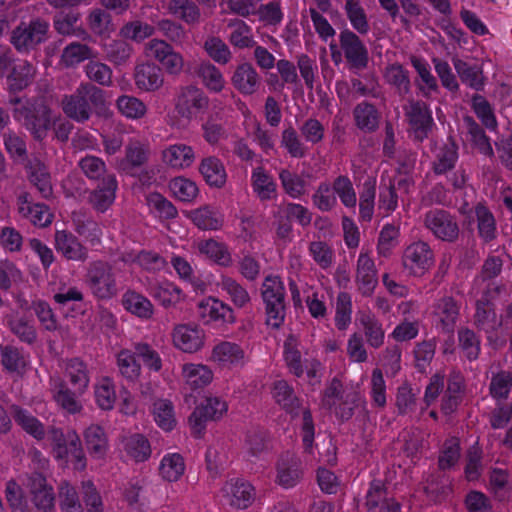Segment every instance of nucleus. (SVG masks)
<instances>
[{"label":"nucleus","mask_w":512,"mask_h":512,"mask_svg":"<svg viewBox=\"0 0 512 512\" xmlns=\"http://www.w3.org/2000/svg\"><path fill=\"white\" fill-rule=\"evenodd\" d=\"M51 392L55 402L68 413L75 414L81 411L82 405L78 397L85 392H78L74 388L71 390L61 378L52 381Z\"/></svg>","instance_id":"nucleus-26"},{"label":"nucleus","mask_w":512,"mask_h":512,"mask_svg":"<svg viewBox=\"0 0 512 512\" xmlns=\"http://www.w3.org/2000/svg\"><path fill=\"white\" fill-rule=\"evenodd\" d=\"M27 486L31 494L32 507L35 512H52L55 509L53 488L47 484L42 473L32 472L28 477Z\"/></svg>","instance_id":"nucleus-15"},{"label":"nucleus","mask_w":512,"mask_h":512,"mask_svg":"<svg viewBox=\"0 0 512 512\" xmlns=\"http://www.w3.org/2000/svg\"><path fill=\"white\" fill-rule=\"evenodd\" d=\"M261 76L251 63L239 64L231 76V84L242 95H252L261 86Z\"/></svg>","instance_id":"nucleus-21"},{"label":"nucleus","mask_w":512,"mask_h":512,"mask_svg":"<svg viewBox=\"0 0 512 512\" xmlns=\"http://www.w3.org/2000/svg\"><path fill=\"white\" fill-rule=\"evenodd\" d=\"M124 309L141 319H150L154 313L151 301L134 290H127L122 296Z\"/></svg>","instance_id":"nucleus-43"},{"label":"nucleus","mask_w":512,"mask_h":512,"mask_svg":"<svg viewBox=\"0 0 512 512\" xmlns=\"http://www.w3.org/2000/svg\"><path fill=\"white\" fill-rule=\"evenodd\" d=\"M28 178L41 196L48 199L53 194L51 175L48 167L39 159L31 160L27 165Z\"/></svg>","instance_id":"nucleus-39"},{"label":"nucleus","mask_w":512,"mask_h":512,"mask_svg":"<svg viewBox=\"0 0 512 512\" xmlns=\"http://www.w3.org/2000/svg\"><path fill=\"white\" fill-rule=\"evenodd\" d=\"M224 496L230 506L236 509H247L256 497L255 488L244 479H232L223 487Z\"/></svg>","instance_id":"nucleus-18"},{"label":"nucleus","mask_w":512,"mask_h":512,"mask_svg":"<svg viewBox=\"0 0 512 512\" xmlns=\"http://www.w3.org/2000/svg\"><path fill=\"white\" fill-rule=\"evenodd\" d=\"M208 107L209 98L201 88L195 85L180 88L175 102V110L181 118L195 119Z\"/></svg>","instance_id":"nucleus-10"},{"label":"nucleus","mask_w":512,"mask_h":512,"mask_svg":"<svg viewBox=\"0 0 512 512\" xmlns=\"http://www.w3.org/2000/svg\"><path fill=\"white\" fill-rule=\"evenodd\" d=\"M116 376L123 384L136 385L142 375V366L138 361L134 348H122L115 354Z\"/></svg>","instance_id":"nucleus-16"},{"label":"nucleus","mask_w":512,"mask_h":512,"mask_svg":"<svg viewBox=\"0 0 512 512\" xmlns=\"http://www.w3.org/2000/svg\"><path fill=\"white\" fill-rule=\"evenodd\" d=\"M393 499L392 496L388 495L387 488L383 481L373 480L370 482L366 492L365 506L368 512H377L382 505H386L388 500Z\"/></svg>","instance_id":"nucleus-64"},{"label":"nucleus","mask_w":512,"mask_h":512,"mask_svg":"<svg viewBox=\"0 0 512 512\" xmlns=\"http://www.w3.org/2000/svg\"><path fill=\"white\" fill-rule=\"evenodd\" d=\"M460 305L451 296H444L434 304V315L446 333H452L459 317Z\"/></svg>","instance_id":"nucleus-27"},{"label":"nucleus","mask_w":512,"mask_h":512,"mask_svg":"<svg viewBox=\"0 0 512 512\" xmlns=\"http://www.w3.org/2000/svg\"><path fill=\"white\" fill-rule=\"evenodd\" d=\"M339 45L331 43V57L334 63L341 61L342 53L347 62L348 69L353 73L365 70L369 64V51L359 36L349 29H344L339 34Z\"/></svg>","instance_id":"nucleus-3"},{"label":"nucleus","mask_w":512,"mask_h":512,"mask_svg":"<svg viewBox=\"0 0 512 512\" xmlns=\"http://www.w3.org/2000/svg\"><path fill=\"white\" fill-rule=\"evenodd\" d=\"M253 192L261 201H269L277 197V184L273 177L261 166L253 169L251 174Z\"/></svg>","instance_id":"nucleus-38"},{"label":"nucleus","mask_w":512,"mask_h":512,"mask_svg":"<svg viewBox=\"0 0 512 512\" xmlns=\"http://www.w3.org/2000/svg\"><path fill=\"white\" fill-rule=\"evenodd\" d=\"M171 337L175 348L185 353H195L204 346L205 332L196 324H177Z\"/></svg>","instance_id":"nucleus-14"},{"label":"nucleus","mask_w":512,"mask_h":512,"mask_svg":"<svg viewBox=\"0 0 512 512\" xmlns=\"http://www.w3.org/2000/svg\"><path fill=\"white\" fill-rule=\"evenodd\" d=\"M355 283L363 297H371L378 285V270L370 252L364 248L356 261Z\"/></svg>","instance_id":"nucleus-12"},{"label":"nucleus","mask_w":512,"mask_h":512,"mask_svg":"<svg viewBox=\"0 0 512 512\" xmlns=\"http://www.w3.org/2000/svg\"><path fill=\"white\" fill-rule=\"evenodd\" d=\"M151 413L156 424L164 431H171L176 425L173 403L168 399L153 402Z\"/></svg>","instance_id":"nucleus-55"},{"label":"nucleus","mask_w":512,"mask_h":512,"mask_svg":"<svg viewBox=\"0 0 512 512\" xmlns=\"http://www.w3.org/2000/svg\"><path fill=\"white\" fill-rule=\"evenodd\" d=\"M227 26L232 29L228 40L235 48L246 49L256 45L252 28L243 20L231 19Z\"/></svg>","instance_id":"nucleus-49"},{"label":"nucleus","mask_w":512,"mask_h":512,"mask_svg":"<svg viewBox=\"0 0 512 512\" xmlns=\"http://www.w3.org/2000/svg\"><path fill=\"white\" fill-rule=\"evenodd\" d=\"M424 227L438 240L454 243L459 238L457 217L444 209H432L424 214Z\"/></svg>","instance_id":"nucleus-8"},{"label":"nucleus","mask_w":512,"mask_h":512,"mask_svg":"<svg viewBox=\"0 0 512 512\" xmlns=\"http://www.w3.org/2000/svg\"><path fill=\"white\" fill-rule=\"evenodd\" d=\"M12 415L15 422L21 426V428L37 440L44 439L46 431L43 424L34 417L27 410L19 407L12 406Z\"/></svg>","instance_id":"nucleus-51"},{"label":"nucleus","mask_w":512,"mask_h":512,"mask_svg":"<svg viewBox=\"0 0 512 512\" xmlns=\"http://www.w3.org/2000/svg\"><path fill=\"white\" fill-rule=\"evenodd\" d=\"M167 9L170 14L188 25H196L201 20V10L192 0H170Z\"/></svg>","instance_id":"nucleus-48"},{"label":"nucleus","mask_w":512,"mask_h":512,"mask_svg":"<svg viewBox=\"0 0 512 512\" xmlns=\"http://www.w3.org/2000/svg\"><path fill=\"white\" fill-rule=\"evenodd\" d=\"M366 400L360 392L350 390L341 396L338 405H335L334 413L341 421L350 420L355 414L356 410L361 408L365 409Z\"/></svg>","instance_id":"nucleus-47"},{"label":"nucleus","mask_w":512,"mask_h":512,"mask_svg":"<svg viewBox=\"0 0 512 512\" xmlns=\"http://www.w3.org/2000/svg\"><path fill=\"white\" fill-rule=\"evenodd\" d=\"M149 145L137 139H131L125 147V157L119 163V169L131 172L134 168L145 165L149 159Z\"/></svg>","instance_id":"nucleus-30"},{"label":"nucleus","mask_w":512,"mask_h":512,"mask_svg":"<svg viewBox=\"0 0 512 512\" xmlns=\"http://www.w3.org/2000/svg\"><path fill=\"white\" fill-rule=\"evenodd\" d=\"M218 287L228 300L238 309H246L251 304V296L246 287L235 278L221 275Z\"/></svg>","instance_id":"nucleus-32"},{"label":"nucleus","mask_w":512,"mask_h":512,"mask_svg":"<svg viewBox=\"0 0 512 512\" xmlns=\"http://www.w3.org/2000/svg\"><path fill=\"white\" fill-rule=\"evenodd\" d=\"M503 286L496 285L495 283H488L486 291L481 299L476 301V311L474 314V324L479 330L487 334V339L495 346H502L504 341L493 339V333L496 332L502 325L501 320L498 319L493 303L490 299L498 296L503 290Z\"/></svg>","instance_id":"nucleus-6"},{"label":"nucleus","mask_w":512,"mask_h":512,"mask_svg":"<svg viewBox=\"0 0 512 512\" xmlns=\"http://www.w3.org/2000/svg\"><path fill=\"white\" fill-rule=\"evenodd\" d=\"M384 78L393 86L400 96L410 93L411 82L409 72L399 63H393L385 68Z\"/></svg>","instance_id":"nucleus-52"},{"label":"nucleus","mask_w":512,"mask_h":512,"mask_svg":"<svg viewBox=\"0 0 512 512\" xmlns=\"http://www.w3.org/2000/svg\"><path fill=\"white\" fill-rule=\"evenodd\" d=\"M132 347L144 367L150 372L158 373L163 368V360L160 353L147 342H135Z\"/></svg>","instance_id":"nucleus-57"},{"label":"nucleus","mask_w":512,"mask_h":512,"mask_svg":"<svg viewBox=\"0 0 512 512\" xmlns=\"http://www.w3.org/2000/svg\"><path fill=\"white\" fill-rule=\"evenodd\" d=\"M118 182L114 174H109L102 179V182L89 196L92 207L98 212H105L114 202Z\"/></svg>","instance_id":"nucleus-25"},{"label":"nucleus","mask_w":512,"mask_h":512,"mask_svg":"<svg viewBox=\"0 0 512 512\" xmlns=\"http://www.w3.org/2000/svg\"><path fill=\"white\" fill-rule=\"evenodd\" d=\"M276 469V482L285 489L296 486L303 476L301 460L288 452L280 457Z\"/></svg>","instance_id":"nucleus-19"},{"label":"nucleus","mask_w":512,"mask_h":512,"mask_svg":"<svg viewBox=\"0 0 512 512\" xmlns=\"http://www.w3.org/2000/svg\"><path fill=\"white\" fill-rule=\"evenodd\" d=\"M117 270L107 260H94L88 263L84 275V284L97 300L107 301L119 293Z\"/></svg>","instance_id":"nucleus-2"},{"label":"nucleus","mask_w":512,"mask_h":512,"mask_svg":"<svg viewBox=\"0 0 512 512\" xmlns=\"http://www.w3.org/2000/svg\"><path fill=\"white\" fill-rule=\"evenodd\" d=\"M186 384L191 389H199L208 385L213 377L212 371L205 365L187 363L182 367Z\"/></svg>","instance_id":"nucleus-54"},{"label":"nucleus","mask_w":512,"mask_h":512,"mask_svg":"<svg viewBox=\"0 0 512 512\" xmlns=\"http://www.w3.org/2000/svg\"><path fill=\"white\" fill-rule=\"evenodd\" d=\"M163 161L175 169L190 167L195 160V153L191 146L183 143L173 144L163 150Z\"/></svg>","instance_id":"nucleus-41"},{"label":"nucleus","mask_w":512,"mask_h":512,"mask_svg":"<svg viewBox=\"0 0 512 512\" xmlns=\"http://www.w3.org/2000/svg\"><path fill=\"white\" fill-rule=\"evenodd\" d=\"M211 358L221 365L242 366L245 362V352L237 343L222 341L214 346Z\"/></svg>","instance_id":"nucleus-36"},{"label":"nucleus","mask_w":512,"mask_h":512,"mask_svg":"<svg viewBox=\"0 0 512 512\" xmlns=\"http://www.w3.org/2000/svg\"><path fill=\"white\" fill-rule=\"evenodd\" d=\"M199 172L211 187L222 188L226 183L227 172L225 166L216 156L203 158L199 164Z\"/></svg>","instance_id":"nucleus-37"},{"label":"nucleus","mask_w":512,"mask_h":512,"mask_svg":"<svg viewBox=\"0 0 512 512\" xmlns=\"http://www.w3.org/2000/svg\"><path fill=\"white\" fill-rule=\"evenodd\" d=\"M458 160L457 146L454 143L445 144L436 153L432 163L433 172L442 175L452 170Z\"/></svg>","instance_id":"nucleus-63"},{"label":"nucleus","mask_w":512,"mask_h":512,"mask_svg":"<svg viewBox=\"0 0 512 512\" xmlns=\"http://www.w3.org/2000/svg\"><path fill=\"white\" fill-rule=\"evenodd\" d=\"M149 210L161 220H170L178 216V210L174 204L158 192L149 193L146 196Z\"/></svg>","instance_id":"nucleus-60"},{"label":"nucleus","mask_w":512,"mask_h":512,"mask_svg":"<svg viewBox=\"0 0 512 512\" xmlns=\"http://www.w3.org/2000/svg\"><path fill=\"white\" fill-rule=\"evenodd\" d=\"M358 321L368 346L373 349L381 348L385 341V330L382 322L371 312L361 313Z\"/></svg>","instance_id":"nucleus-31"},{"label":"nucleus","mask_w":512,"mask_h":512,"mask_svg":"<svg viewBox=\"0 0 512 512\" xmlns=\"http://www.w3.org/2000/svg\"><path fill=\"white\" fill-rule=\"evenodd\" d=\"M147 292L164 308L176 306L185 297L182 289L169 281L150 282Z\"/></svg>","instance_id":"nucleus-23"},{"label":"nucleus","mask_w":512,"mask_h":512,"mask_svg":"<svg viewBox=\"0 0 512 512\" xmlns=\"http://www.w3.org/2000/svg\"><path fill=\"white\" fill-rule=\"evenodd\" d=\"M124 451L136 462H144L151 455V446L148 439L139 433L129 435L123 439Z\"/></svg>","instance_id":"nucleus-53"},{"label":"nucleus","mask_w":512,"mask_h":512,"mask_svg":"<svg viewBox=\"0 0 512 512\" xmlns=\"http://www.w3.org/2000/svg\"><path fill=\"white\" fill-rule=\"evenodd\" d=\"M50 23L41 17L21 21L11 32L10 43L19 52L28 54L49 38Z\"/></svg>","instance_id":"nucleus-5"},{"label":"nucleus","mask_w":512,"mask_h":512,"mask_svg":"<svg viewBox=\"0 0 512 512\" xmlns=\"http://www.w3.org/2000/svg\"><path fill=\"white\" fill-rule=\"evenodd\" d=\"M186 217L202 231H218L224 225V214L209 204L188 211Z\"/></svg>","instance_id":"nucleus-20"},{"label":"nucleus","mask_w":512,"mask_h":512,"mask_svg":"<svg viewBox=\"0 0 512 512\" xmlns=\"http://www.w3.org/2000/svg\"><path fill=\"white\" fill-rule=\"evenodd\" d=\"M479 237L486 243L496 238V221L492 212L483 204L475 207Z\"/></svg>","instance_id":"nucleus-58"},{"label":"nucleus","mask_w":512,"mask_h":512,"mask_svg":"<svg viewBox=\"0 0 512 512\" xmlns=\"http://www.w3.org/2000/svg\"><path fill=\"white\" fill-rule=\"evenodd\" d=\"M19 213L34 225L46 227L52 222V214L49 208L44 204H33L30 201V195L27 192L21 193L18 198Z\"/></svg>","instance_id":"nucleus-24"},{"label":"nucleus","mask_w":512,"mask_h":512,"mask_svg":"<svg viewBox=\"0 0 512 512\" xmlns=\"http://www.w3.org/2000/svg\"><path fill=\"white\" fill-rule=\"evenodd\" d=\"M80 13L76 11L59 12L53 17L55 31L62 36H75L82 40L89 38L87 31L79 24Z\"/></svg>","instance_id":"nucleus-29"},{"label":"nucleus","mask_w":512,"mask_h":512,"mask_svg":"<svg viewBox=\"0 0 512 512\" xmlns=\"http://www.w3.org/2000/svg\"><path fill=\"white\" fill-rule=\"evenodd\" d=\"M54 248L67 261L86 262L89 258L88 248L81 240L68 230H56Z\"/></svg>","instance_id":"nucleus-13"},{"label":"nucleus","mask_w":512,"mask_h":512,"mask_svg":"<svg viewBox=\"0 0 512 512\" xmlns=\"http://www.w3.org/2000/svg\"><path fill=\"white\" fill-rule=\"evenodd\" d=\"M283 358L290 374L296 378L304 375L305 359L299 349V341L293 334H289L283 344Z\"/></svg>","instance_id":"nucleus-40"},{"label":"nucleus","mask_w":512,"mask_h":512,"mask_svg":"<svg viewBox=\"0 0 512 512\" xmlns=\"http://www.w3.org/2000/svg\"><path fill=\"white\" fill-rule=\"evenodd\" d=\"M198 314L204 323H217L219 325H232L236 322L234 309L217 298H208L198 305Z\"/></svg>","instance_id":"nucleus-17"},{"label":"nucleus","mask_w":512,"mask_h":512,"mask_svg":"<svg viewBox=\"0 0 512 512\" xmlns=\"http://www.w3.org/2000/svg\"><path fill=\"white\" fill-rule=\"evenodd\" d=\"M403 110L413 139L423 142L435 125L429 105L422 100L409 99Z\"/></svg>","instance_id":"nucleus-7"},{"label":"nucleus","mask_w":512,"mask_h":512,"mask_svg":"<svg viewBox=\"0 0 512 512\" xmlns=\"http://www.w3.org/2000/svg\"><path fill=\"white\" fill-rule=\"evenodd\" d=\"M271 394L275 402L287 413L298 414L301 406L300 399L297 397L294 388L284 379L273 383Z\"/></svg>","instance_id":"nucleus-34"},{"label":"nucleus","mask_w":512,"mask_h":512,"mask_svg":"<svg viewBox=\"0 0 512 512\" xmlns=\"http://www.w3.org/2000/svg\"><path fill=\"white\" fill-rule=\"evenodd\" d=\"M35 68L26 60L15 63L8 75V83L12 90L20 91L26 88L33 80Z\"/></svg>","instance_id":"nucleus-56"},{"label":"nucleus","mask_w":512,"mask_h":512,"mask_svg":"<svg viewBox=\"0 0 512 512\" xmlns=\"http://www.w3.org/2000/svg\"><path fill=\"white\" fill-rule=\"evenodd\" d=\"M434 265V253L425 241L409 244L402 254V266L409 275L420 277Z\"/></svg>","instance_id":"nucleus-11"},{"label":"nucleus","mask_w":512,"mask_h":512,"mask_svg":"<svg viewBox=\"0 0 512 512\" xmlns=\"http://www.w3.org/2000/svg\"><path fill=\"white\" fill-rule=\"evenodd\" d=\"M195 73L208 91L220 93L225 88L226 81L222 72L210 61H201L196 66Z\"/></svg>","instance_id":"nucleus-42"},{"label":"nucleus","mask_w":512,"mask_h":512,"mask_svg":"<svg viewBox=\"0 0 512 512\" xmlns=\"http://www.w3.org/2000/svg\"><path fill=\"white\" fill-rule=\"evenodd\" d=\"M279 180L285 193L293 199H299L307 192V182L299 174L288 169L279 172Z\"/></svg>","instance_id":"nucleus-62"},{"label":"nucleus","mask_w":512,"mask_h":512,"mask_svg":"<svg viewBox=\"0 0 512 512\" xmlns=\"http://www.w3.org/2000/svg\"><path fill=\"white\" fill-rule=\"evenodd\" d=\"M5 323L11 333H13L21 342L29 345L37 340V331L33 321L18 314H9L5 316Z\"/></svg>","instance_id":"nucleus-46"},{"label":"nucleus","mask_w":512,"mask_h":512,"mask_svg":"<svg viewBox=\"0 0 512 512\" xmlns=\"http://www.w3.org/2000/svg\"><path fill=\"white\" fill-rule=\"evenodd\" d=\"M198 249L201 254L206 255L220 266L229 267L232 265V256L225 243L210 238L201 241L198 244Z\"/></svg>","instance_id":"nucleus-50"},{"label":"nucleus","mask_w":512,"mask_h":512,"mask_svg":"<svg viewBox=\"0 0 512 512\" xmlns=\"http://www.w3.org/2000/svg\"><path fill=\"white\" fill-rule=\"evenodd\" d=\"M453 65L463 84L476 91L484 89L485 76L481 65L472 64L459 58L453 59Z\"/></svg>","instance_id":"nucleus-35"},{"label":"nucleus","mask_w":512,"mask_h":512,"mask_svg":"<svg viewBox=\"0 0 512 512\" xmlns=\"http://www.w3.org/2000/svg\"><path fill=\"white\" fill-rule=\"evenodd\" d=\"M134 82L136 87L144 92L159 90L164 83L162 69L154 63H141L134 69Z\"/></svg>","instance_id":"nucleus-22"},{"label":"nucleus","mask_w":512,"mask_h":512,"mask_svg":"<svg viewBox=\"0 0 512 512\" xmlns=\"http://www.w3.org/2000/svg\"><path fill=\"white\" fill-rule=\"evenodd\" d=\"M376 181L367 179L363 183L362 191L359 195V218L361 221L370 222L375 207Z\"/></svg>","instance_id":"nucleus-61"},{"label":"nucleus","mask_w":512,"mask_h":512,"mask_svg":"<svg viewBox=\"0 0 512 512\" xmlns=\"http://www.w3.org/2000/svg\"><path fill=\"white\" fill-rule=\"evenodd\" d=\"M228 405L220 397H207L189 416L188 422L194 437L200 438L209 420H219L227 412Z\"/></svg>","instance_id":"nucleus-9"},{"label":"nucleus","mask_w":512,"mask_h":512,"mask_svg":"<svg viewBox=\"0 0 512 512\" xmlns=\"http://www.w3.org/2000/svg\"><path fill=\"white\" fill-rule=\"evenodd\" d=\"M104 105V91L90 82L80 83L72 94L64 95L61 100L64 114L78 123L88 121L94 110Z\"/></svg>","instance_id":"nucleus-1"},{"label":"nucleus","mask_w":512,"mask_h":512,"mask_svg":"<svg viewBox=\"0 0 512 512\" xmlns=\"http://www.w3.org/2000/svg\"><path fill=\"white\" fill-rule=\"evenodd\" d=\"M355 126L364 133L378 130L381 114L376 106L368 101L358 103L352 111Z\"/></svg>","instance_id":"nucleus-28"},{"label":"nucleus","mask_w":512,"mask_h":512,"mask_svg":"<svg viewBox=\"0 0 512 512\" xmlns=\"http://www.w3.org/2000/svg\"><path fill=\"white\" fill-rule=\"evenodd\" d=\"M85 446L94 459H103L109 449L108 436L103 427L92 424L84 431Z\"/></svg>","instance_id":"nucleus-33"},{"label":"nucleus","mask_w":512,"mask_h":512,"mask_svg":"<svg viewBox=\"0 0 512 512\" xmlns=\"http://www.w3.org/2000/svg\"><path fill=\"white\" fill-rule=\"evenodd\" d=\"M12 114L33 139L39 142L47 137L52 127L51 109L37 101L26 100L20 107L13 108Z\"/></svg>","instance_id":"nucleus-4"},{"label":"nucleus","mask_w":512,"mask_h":512,"mask_svg":"<svg viewBox=\"0 0 512 512\" xmlns=\"http://www.w3.org/2000/svg\"><path fill=\"white\" fill-rule=\"evenodd\" d=\"M411 64L418 73L421 83H417V87L424 97H429L431 92L438 91V84L436 78L430 71L429 64L422 58L412 56Z\"/></svg>","instance_id":"nucleus-59"},{"label":"nucleus","mask_w":512,"mask_h":512,"mask_svg":"<svg viewBox=\"0 0 512 512\" xmlns=\"http://www.w3.org/2000/svg\"><path fill=\"white\" fill-rule=\"evenodd\" d=\"M65 375L70 384L78 392H85L90 383V372L87 364L80 358L75 357L65 362Z\"/></svg>","instance_id":"nucleus-44"},{"label":"nucleus","mask_w":512,"mask_h":512,"mask_svg":"<svg viewBox=\"0 0 512 512\" xmlns=\"http://www.w3.org/2000/svg\"><path fill=\"white\" fill-rule=\"evenodd\" d=\"M72 224L74 231L90 244L97 245L100 243L102 229L92 217L86 216L81 212H73Z\"/></svg>","instance_id":"nucleus-45"}]
</instances>
